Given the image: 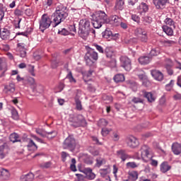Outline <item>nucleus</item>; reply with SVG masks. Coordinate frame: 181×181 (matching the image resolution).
Segmentation results:
<instances>
[{"label": "nucleus", "instance_id": "obj_4", "mask_svg": "<svg viewBox=\"0 0 181 181\" xmlns=\"http://www.w3.org/2000/svg\"><path fill=\"white\" fill-rule=\"evenodd\" d=\"M69 122H71V126L74 128H78V127H86L87 125V122L86 119L81 115H78L75 116H71L69 118Z\"/></svg>", "mask_w": 181, "mask_h": 181}, {"label": "nucleus", "instance_id": "obj_3", "mask_svg": "<svg viewBox=\"0 0 181 181\" xmlns=\"http://www.w3.org/2000/svg\"><path fill=\"white\" fill-rule=\"evenodd\" d=\"M91 30V23L88 19L81 20L79 22L78 35L80 37L86 40Z\"/></svg>", "mask_w": 181, "mask_h": 181}, {"label": "nucleus", "instance_id": "obj_26", "mask_svg": "<svg viewBox=\"0 0 181 181\" xmlns=\"http://www.w3.org/2000/svg\"><path fill=\"white\" fill-rule=\"evenodd\" d=\"M5 12H6V6L0 4V23H2V21L5 16Z\"/></svg>", "mask_w": 181, "mask_h": 181}, {"label": "nucleus", "instance_id": "obj_35", "mask_svg": "<svg viewBox=\"0 0 181 181\" xmlns=\"http://www.w3.org/2000/svg\"><path fill=\"white\" fill-rule=\"evenodd\" d=\"M163 30L168 36H172V35H173V30H172V28H170V27L164 25V26H163Z\"/></svg>", "mask_w": 181, "mask_h": 181}, {"label": "nucleus", "instance_id": "obj_7", "mask_svg": "<svg viewBox=\"0 0 181 181\" xmlns=\"http://www.w3.org/2000/svg\"><path fill=\"white\" fill-rule=\"evenodd\" d=\"M39 23L41 32H45L46 29H49V28H50V25L52 23V18L47 16V14H43Z\"/></svg>", "mask_w": 181, "mask_h": 181}, {"label": "nucleus", "instance_id": "obj_16", "mask_svg": "<svg viewBox=\"0 0 181 181\" xmlns=\"http://www.w3.org/2000/svg\"><path fill=\"white\" fill-rule=\"evenodd\" d=\"M83 173H84V175H86L87 179H89V180H93V179H95V174L93 173V170L91 168H84Z\"/></svg>", "mask_w": 181, "mask_h": 181}, {"label": "nucleus", "instance_id": "obj_12", "mask_svg": "<svg viewBox=\"0 0 181 181\" xmlns=\"http://www.w3.org/2000/svg\"><path fill=\"white\" fill-rule=\"evenodd\" d=\"M169 0H153V4L156 9H165L166 4H169Z\"/></svg>", "mask_w": 181, "mask_h": 181}, {"label": "nucleus", "instance_id": "obj_41", "mask_svg": "<svg viewBox=\"0 0 181 181\" xmlns=\"http://www.w3.org/2000/svg\"><path fill=\"white\" fill-rule=\"evenodd\" d=\"M129 176H130L132 180H136L138 179V171L129 172Z\"/></svg>", "mask_w": 181, "mask_h": 181}, {"label": "nucleus", "instance_id": "obj_45", "mask_svg": "<svg viewBox=\"0 0 181 181\" xmlns=\"http://www.w3.org/2000/svg\"><path fill=\"white\" fill-rule=\"evenodd\" d=\"M144 25H151L152 23V18L149 16H146L143 20Z\"/></svg>", "mask_w": 181, "mask_h": 181}, {"label": "nucleus", "instance_id": "obj_1", "mask_svg": "<svg viewBox=\"0 0 181 181\" xmlns=\"http://www.w3.org/2000/svg\"><path fill=\"white\" fill-rule=\"evenodd\" d=\"M69 16V13H67V7L62 4L57 3L56 11L52 15L51 19L52 20V28H56L66 21V18Z\"/></svg>", "mask_w": 181, "mask_h": 181}, {"label": "nucleus", "instance_id": "obj_28", "mask_svg": "<svg viewBox=\"0 0 181 181\" xmlns=\"http://www.w3.org/2000/svg\"><path fill=\"white\" fill-rule=\"evenodd\" d=\"M103 37L105 39H110L111 37H114V34H112V32L110 30L109 28H106L105 32L102 33Z\"/></svg>", "mask_w": 181, "mask_h": 181}, {"label": "nucleus", "instance_id": "obj_15", "mask_svg": "<svg viewBox=\"0 0 181 181\" xmlns=\"http://www.w3.org/2000/svg\"><path fill=\"white\" fill-rule=\"evenodd\" d=\"M151 76L155 78V80H157V81H162V80H163V74L158 70H152Z\"/></svg>", "mask_w": 181, "mask_h": 181}, {"label": "nucleus", "instance_id": "obj_20", "mask_svg": "<svg viewBox=\"0 0 181 181\" xmlns=\"http://www.w3.org/2000/svg\"><path fill=\"white\" fill-rule=\"evenodd\" d=\"M124 5L125 1L124 0H116L114 11H122Z\"/></svg>", "mask_w": 181, "mask_h": 181}, {"label": "nucleus", "instance_id": "obj_11", "mask_svg": "<svg viewBox=\"0 0 181 181\" xmlns=\"http://www.w3.org/2000/svg\"><path fill=\"white\" fill-rule=\"evenodd\" d=\"M142 159H151V148L148 146H143L141 148Z\"/></svg>", "mask_w": 181, "mask_h": 181}, {"label": "nucleus", "instance_id": "obj_64", "mask_svg": "<svg viewBox=\"0 0 181 181\" xmlns=\"http://www.w3.org/2000/svg\"><path fill=\"white\" fill-rule=\"evenodd\" d=\"M173 98H174V100H175L176 101H177V100H181V94L177 93V94L174 95H173Z\"/></svg>", "mask_w": 181, "mask_h": 181}, {"label": "nucleus", "instance_id": "obj_13", "mask_svg": "<svg viewBox=\"0 0 181 181\" xmlns=\"http://www.w3.org/2000/svg\"><path fill=\"white\" fill-rule=\"evenodd\" d=\"M127 145L129 148H136L139 146V141L134 136H130L127 138Z\"/></svg>", "mask_w": 181, "mask_h": 181}, {"label": "nucleus", "instance_id": "obj_50", "mask_svg": "<svg viewBox=\"0 0 181 181\" xmlns=\"http://www.w3.org/2000/svg\"><path fill=\"white\" fill-rule=\"evenodd\" d=\"M66 78L69 80L70 83H76V79L74 77H73V74H71V71H69V73L67 74Z\"/></svg>", "mask_w": 181, "mask_h": 181}, {"label": "nucleus", "instance_id": "obj_8", "mask_svg": "<svg viewBox=\"0 0 181 181\" xmlns=\"http://www.w3.org/2000/svg\"><path fill=\"white\" fill-rule=\"evenodd\" d=\"M35 132L42 138H47L48 139H53V138L57 135V132L54 131L47 132L45 130L40 129H36Z\"/></svg>", "mask_w": 181, "mask_h": 181}, {"label": "nucleus", "instance_id": "obj_9", "mask_svg": "<svg viewBox=\"0 0 181 181\" xmlns=\"http://www.w3.org/2000/svg\"><path fill=\"white\" fill-rule=\"evenodd\" d=\"M120 63L122 67L126 70V71H129L132 69V64L131 63V59L127 57H121Z\"/></svg>", "mask_w": 181, "mask_h": 181}, {"label": "nucleus", "instance_id": "obj_47", "mask_svg": "<svg viewBox=\"0 0 181 181\" xmlns=\"http://www.w3.org/2000/svg\"><path fill=\"white\" fill-rule=\"evenodd\" d=\"M58 34L62 36H67L70 35V31L67 30L66 28H63L62 30L58 31Z\"/></svg>", "mask_w": 181, "mask_h": 181}, {"label": "nucleus", "instance_id": "obj_27", "mask_svg": "<svg viewBox=\"0 0 181 181\" xmlns=\"http://www.w3.org/2000/svg\"><path fill=\"white\" fill-rule=\"evenodd\" d=\"M151 60V58L146 56L140 57L139 58V62L140 63V64H148Z\"/></svg>", "mask_w": 181, "mask_h": 181}, {"label": "nucleus", "instance_id": "obj_51", "mask_svg": "<svg viewBox=\"0 0 181 181\" xmlns=\"http://www.w3.org/2000/svg\"><path fill=\"white\" fill-rule=\"evenodd\" d=\"M93 70H89L88 72L84 74L83 81L85 83H87V80H86V77H91V76H93Z\"/></svg>", "mask_w": 181, "mask_h": 181}, {"label": "nucleus", "instance_id": "obj_25", "mask_svg": "<svg viewBox=\"0 0 181 181\" xmlns=\"http://www.w3.org/2000/svg\"><path fill=\"white\" fill-rule=\"evenodd\" d=\"M168 64L165 65V69L167 70V73L172 76L173 74V69H172V66H173V63L172 62V60L168 59Z\"/></svg>", "mask_w": 181, "mask_h": 181}, {"label": "nucleus", "instance_id": "obj_6", "mask_svg": "<svg viewBox=\"0 0 181 181\" xmlns=\"http://www.w3.org/2000/svg\"><path fill=\"white\" fill-rule=\"evenodd\" d=\"M62 148L64 149H68L70 152H74L76 148H77V141L73 136H69L65 139L62 144Z\"/></svg>", "mask_w": 181, "mask_h": 181}, {"label": "nucleus", "instance_id": "obj_62", "mask_svg": "<svg viewBox=\"0 0 181 181\" xmlns=\"http://www.w3.org/2000/svg\"><path fill=\"white\" fill-rule=\"evenodd\" d=\"M61 155L62 161L66 162V158H67V156H69V153H66V151H62Z\"/></svg>", "mask_w": 181, "mask_h": 181}, {"label": "nucleus", "instance_id": "obj_58", "mask_svg": "<svg viewBox=\"0 0 181 181\" xmlns=\"http://www.w3.org/2000/svg\"><path fill=\"white\" fill-rule=\"evenodd\" d=\"M158 54H159V50L156 49H153L151 50L150 52V56H158Z\"/></svg>", "mask_w": 181, "mask_h": 181}, {"label": "nucleus", "instance_id": "obj_55", "mask_svg": "<svg viewBox=\"0 0 181 181\" xmlns=\"http://www.w3.org/2000/svg\"><path fill=\"white\" fill-rule=\"evenodd\" d=\"M173 83H175V81L171 80L170 83L165 86V89L167 91H170V90H172V87H173Z\"/></svg>", "mask_w": 181, "mask_h": 181}, {"label": "nucleus", "instance_id": "obj_56", "mask_svg": "<svg viewBox=\"0 0 181 181\" xmlns=\"http://www.w3.org/2000/svg\"><path fill=\"white\" fill-rule=\"evenodd\" d=\"M112 138L115 142H117V141H119V134L116 132H114Z\"/></svg>", "mask_w": 181, "mask_h": 181}, {"label": "nucleus", "instance_id": "obj_23", "mask_svg": "<svg viewBox=\"0 0 181 181\" xmlns=\"http://www.w3.org/2000/svg\"><path fill=\"white\" fill-rule=\"evenodd\" d=\"M140 13H146L149 11V6L146 3H141L139 6Z\"/></svg>", "mask_w": 181, "mask_h": 181}, {"label": "nucleus", "instance_id": "obj_32", "mask_svg": "<svg viewBox=\"0 0 181 181\" xmlns=\"http://www.w3.org/2000/svg\"><path fill=\"white\" fill-rule=\"evenodd\" d=\"M111 21L113 22L115 26H119V23H121L122 20L118 16H112L111 17Z\"/></svg>", "mask_w": 181, "mask_h": 181}, {"label": "nucleus", "instance_id": "obj_39", "mask_svg": "<svg viewBox=\"0 0 181 181\" xmlns=\"http://www.w3.org/2000/svg\"><path fill=\"white\" fill-rule=\"evenodd\" d=\"M102 165H105V159L101 157H98L96 158V166L100 168V166H102Z\"/></svg>", "mask_w": 181, "mask_h": 181}, {"label": "nucleus", "instance_id": "obj_46", "mask_svg": "<svg viewBox=\"0 0 181 181\" xmlns=\"http://www.w3.org/2000/svg\"><path fill=\"white\" fill-rule=\"evenodd\" d=\"M50 166H52V162L50 161L40 164V168H42V169H49Z\"/></svg>", "mask_w": 181, "mask_h": 181}, {"label": "nucleus", "instance_id": "obj_57", "mask_svg": "<svg viewBox=\"0 0 181 181\" xmlns=\"http://www.w3.org/2000/svg\"><path fill=\"white\" fill-rule=\"evenodd\" d=\"M93 46L95 47V49L99 52V53H104V48H103V47L97 44H93Z\"/></svg>", "mask_w": 181, "mask_h": 181}, {"label": "nucleus", "instance_id": "obj_43", "mask_svg": "<svg viewBox=\"0 0 181 181\" xmlns=\"http://www.w3.org/2000/svg\"><path fill=\"white\" fill-rule=\"evenodd\" d=\"M127 168H130L131 169H135L139 166V164H137L135 162H129L126 164Z\"/></svg>", "mask_w": 181, "mask_h": 181}, {"label": "nucleus", "instance_id": "obj_17", "mask_svg": "<svg viewBox=\"0 0 181 181\" xmlns=\"http://www.w3.org/2000/svg\"><path fill=\"white\" fill-rule=\"evenodd\" d=\"M15 83H9L8 85L4 86V93H5V94H12L15 93Z\"/></svg>", "mask_w": 181, "mask_h": 181}, {"label": "nucleus", "instance_id": "obj_10", "mask_svg": "<svg viewBox=\"0 0 181 181\" xmlns=\"http://www.w3.org/2000/svg\"><path fill=\"white\" fill-rule=\"evenodd\" d=\"M8 152H9V146H8V144L0 140V159H4V158L6 156Z\"/></svg>", "mask_w": 181, "mask_h": 181}, {"label": "nucleus", "instance_id": "obj_14", "mask_svg": "<svg viewBox=\"0 0 181 181\" xmlns=\"http://www.w3.org/2000/svg\"><path fill=\"white\" fill-rule=\"evenodd\" d=\"M10 177L11 173L9 170L5 168H0V179H1V180H9Z\"/></svg>", "mask_w": 181, "mask_h": 181}, {"label": "nucleus", "instance_id": "obj_52", "mask_svg": "<svg viewBox=\"0 0 181 181\" xmlns=\"http://www.w3.org/2000/svg\"><path fill=\"white\" fill-rule=\"evenodd\" d=\"M165 23L166 25H169V26H174L175 25V21L172 18H167L165 20Z\"/></svg>", "mask_w": 181, "mask_h": 181}, {"label": "nucleus", "instance_id": "obj_49", "mask_svg": "<svg viewBox=\"0 0 181 181\" xmlns=\"http://www.w3.org/2000/svg\"><path fill=\"white\" fill-rule=\"evenodd\" d=\"M105 53L106 57H107L108 59H111L114 54V52L110 50V49H106L105 50Z\"/></svg>", "mask_w": 181, "mask_h": 181}, {"label": "nucleus", "instance_id": "obj_2", "mask_svg": "<svg viewBox=\"0 0 181 181\" xmlns=\"http://www.w3.org/2000/svg\"><path fill=\"white\" fill-rule=\"evenodd\" d=\"M110 22V18L103 11L95 12L92 16V25L95 29H100L103 25L108 24Z\"/></svg>", "mask_w": 181, "mask_h": 181}, {"label": "nucleus", "instance_id": "obj_18", "mask_svg": "<svg viewBox=\"0 0 181 181\" xmlns=\"http://www.w3.org/2000/svg\"><path fill=\"white\" fill-rule=\"evenodd\" d=\"M34 180H35V174L30 172L26 175H22L20 177L21 181H33Z\"/></svg>", "mask_w": 181, "mask_h": 181}, {"label": "nucleus", "instance_id": "obj_30", "mask_svg": "<svg viewBox=\"0 0 181 181\" xmlns=\"http://www.w3.org/2000/svg\"><path fill=\"white\" fill-rule=\"evenodd\" d=\"M28 148V151H37V145L32 139L29 140Z\"/></svg>", "mask_w": 181, "mask_h": 181}, {"label": "nucleus", "instance_id": "obj_63", "mask_svg": "<svg viewBox=\"0 0 181 181\" xmlns=\"http://www.w3.org/2000/svg\"><path fill=\"white\" fill-rule=\"evenodd\" d=\"M108 134H110V130H108L107 129L102 128V135L103 136H107Z\"/></svg>", "mask_w": 181, "mask_h": 181}, {"label": "nucleus", "instance_id": "obj_53", "mask_svg": "<svg viewBox=\"0 0 181 181\" xmlns=\"http://www.w3.org/2000/svg\"><path fill=\"white\" fill-rule=\"evenodd\" d=\"M11 115L13 119H18L19 115H18V111L16 110L13 109L11 110Z\"/></svg>", "mask_w": 181, "mask_h": 181}, {"label": "nucleus", "instance_id": "obj_21", "mask_svg": "<svg viewBox=\"0 0 181 181\" xmlns=\"http://www.w3.org/2000/svg\"><path fill=\"white\" fill-rule=\"evenodd\" d=\"M9 35H11V33H9V30L6 28H3L2 30H0V37L3 40H6V39H9Z\"/></svg>", "mask_w": 181, "mask_h": 181}, {"label": "nucleus", "instance_id": "obj_34", "mask_svg": "<svg viewBox=\"0 0 181 181\" xmlns=\"http://www.w3.org/2000/svg\"><path fill=\"white\" fill-rule=\"evenodd\" d=\"M161 43L164 45V46H173L176 45V41L170 40H164L161 41Z\"/></svg>", "mask_w": 181, "mask_h": 181}, {"label": "nucleus", "instance_id": "obj_19", "mask_svg": "<svg viewBox=\"0 0 181 181\" xmlns=\"http://www.w3.org/2000/svg\"><path fill=\"white\" fill-rule=\"evenodd\" d=\"M172 169V166L168 163V162L165 161L160 164V170L162 173H166V172H169Z\"/></svg>", "mask_w": 181, "mask_h": 181}, {"label": "nucleus", "instance_id": "obj_48", "mask_svg": "<svg viewBox=\"0 0 181 181\" xmlns=\"http://www.w3.org/2000/svg\"><path fill=\"white\" fill-rule=\"evenodd\" d=\"M59 63H60V62L57 59L52 60L51 62L52 69H57V67H59Z\"/></svg>", "mask_w": 181, "mask_h": 181}, {"label": "nucleus", "instance_id": "obj_60", "mask_svg": "<svg viewBox=\"0 0 181 181\" xmlns=\"http://www.w3.org/2000/svg\"><path fill=\"white\" fill-rule=\"evenodd\" d=\"M132 21H134V22H136L137 23H139V16H136V14H133L132 15Z\"/></svg>", "mask_w": 181, "mask_h": 181}, {"label": "nucleus", "instance_id": "obj_5", "mask_svg": "<svg viewBox=\"0 0 181 181\" xmlns=\"http://www.w3.org/2000/svg\"><path fill=\"white\" fill-rule=\"evenodd\" d=\"M85 60L87 66H93L94 61L97 62V60H98V53H97L94 49L88 47L85 54Z\"/></svg>", "mask_w": 181, "mask_h": 181}, {"label": "nucleus", "instance_id": "obj_22", "mask_svg": "<svg viewBox=\"0 0 181 181\" xmlns=\"http://www.w3.org/2000/svg\"><path fill=\"white\" fill-rule=\"evenodd\" d=\"M118 156H119L120 159H122V162H125L129 156L125 153L124 150H119L117 151Z\"/></svg>", "mask_w": 181, "mask_h": 181}, {"label": "nucleus", "instance_id": "obj_54", "mask_svg": "<svg viewBox=\"0 0 181 181\" xmlns=\"http://www.w3.org/2000/svg\"><path fill=\"white\" fill-rule=\"evenodd\" d=\"M100 173L102 177H105L108 175V169L107 168L101 169L100 170Z\"/></svg>", "mask_w": 181, "mask_h": 181}, {"label": "nucleus", "instance_id": "obj_37", "mask_svg": "<svg viewBox=\"0 0 181 181\" xmlns=\"http://www.w3.org/2000/svg\"><path fill=\"white\" fill-rule=\"evenodd\" d=\"M98 125L100 128H104L105 127H107V125H108V121H107V119H100L98 122Z\"/></svg>", "mask_w": 181, "mask_h": 181}, {"label": "nucleus", "instance_id": "obj_42", "mask_svg": "<svg viewBox=\"0 0 181 181\" xmlns=\"http://www.w3.org/2000/svg\"><path fill=\"white\" fill-rule=\"evenodd\" d=\"M75 103L76 105V110H78V111H81V110H83V106L81 105V101L80 100V99H78V98H75Z\"/></svg>", "mask_w": 181, "mask_h": 181}, {"label": "nucleus", "instance_id": "obj_40", "mask_svg": "<svg viewBox=\"0 0 181 181\" xmlns=\"http://www.w3.org/2000/svg\"><path fill=\"white\" fill-rule=\"evenodd\" d=\"M146 31H145V30L141 28H136L134 30V35H136V36H138L139 37L144 35V33H145Z\"/></svg>", "mask_w": 181, "mask_h": 181}, {"label": "nucleus", "instance_id": "obj_38", "mask_svg": "<svg viewBox=\"0 0 181 181\" xmlns=\"http://www.w3.org/2000/svg\"><path fill=\"white\" fill-rule=\"evenodd\" d=\"M139 39L140 42H142L143 43H146V42H148V33H146V31L141 35L139 37Z\"/></svg>", "mask_w": 181, "mask_h": 181}, {"label": "nucleus", "instance_id": "obj_24", "mask_svg": "<svg viewBox=\"0 0 181 181\" xmlns=\"http://www.w3.org/2000/svg\"><path fill=\"white\" fill-rule=\"evenodd\" d=\"M144 97L148 100V103H153V101H155L156 98L151 92H145L144 94Z\"/></svg>", "mask_w": 181, "mask_h": 181}, {"label": "nucleus", "instance_id": "obj_61", "mask_svg": "<svg viewBox=\"0 0 181 181\" xmlns=\"http://www.w3.org/2000/svg\"><path fill=\"white\" fill-rule=\"evenodd\" d=\"M89 151L93 156H98L100 152L98 150H94L93 148L89 149Z\"/></svg>", "mask_w": 181, "mask_h": 181}, {"label": "nucleus", "instance_id": "obj_44", "mask_svg": "<svg viewBox=\"0 0 181 181\" xmlns=\"http://www.w3.org/2000/svg\"><path fill=\"white\" fill-rule=\"evenodd\" d=\"M132 102L134 104H139V103L144 104V99L141 98L134 97L132 100Z\"/></svg>", "mask_w": 181, "mask_h": 181}, {"label": "nucleus", "instance_id": "obj_29", "mask_svg": "<svg viewBox=\"0 0 181 181\" xmlns=\"http://www.w3.org/2000/svg\"><path fill=\"white\" fill-rule=\"evenodd\" d=\"M9 139L11 142L15 144V142H21V139H19V134L16 133H13L10 135Z\"/></svg>", "mask_w": 181, "mask_h": 181}, {"label": "nucleus", "instance_id": "obj_59", "mask_svg": "<svg viewBox=\"0 0 181 181\" xmlns=\"http://www.w3.org/2000/svg\"><path fill=\"white\" fill-rule=\"evenodd\" d=\"M28 71L31 74V76H35V66H34L30 65Z\"/></svg>", "mask_w": 181, "mask_h": 181}, {"label": "nucleus", "instance_id": "obj_36", "mask_svg": "<svg viewBox=\"0 0 181 181\" xmlns=\"http://www.w3.org/2000/svg\"><path fill=\"white\" fill-rule=\"evenodd\" d=\"M6 70H8L6 62L0 60V71H2V76L5 74Z\"/></svg>", "mask_w": 181, "mask_h": 181}, {"label": "nucleus", "instance_id": "obj_31", "mask_svg": "<svg viewBox=\"0 0 181 181\" xmlns=\"http://www.w3.org/2000/svg\"><path fill=\"white\" fill-rule=\"evenodd\" d=\"M114 81L115 83H122V81H125V76L124 74H117L114 76Z\"/></svg>", "mask_w": 181, "mask_h": 181}, {"label": "nucleus", "instance_id": "obj_33", "mask_svg": "<svg viewBox=\"0 0 181 181\" xmlns=\"http://www.w3.org/2000/svg\"><path fill=\"white\" fill-rule=\"evenodd\" d=\"M32 88L34 93H39L40 94L43 91V86L41 85H34L32 86Z\"/></svg>", "mask_w": 181, "mask_h": 181}]
</instances>
